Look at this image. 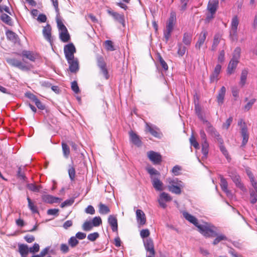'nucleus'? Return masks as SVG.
Wrapping results in <instances>:
<instances>
[{
  "mask_svg": "<svg viewBox=\"0 0 257 257\" xmlns=\"http://www.w3.org/2000/svg\"><path fill=\"white\" fill-rule=\"evenodd\" d=\"M17 177L22 180H25L26 178L24 173L22 172V168L21 167H19L17 174Z\"/></svg>",
  "mask_w": 257,
  "mask_h": 257,
  "instance_id": "obj_62",
  "label": "nucleus"
},
{
  "mask_svg": "<svg viewBox=\"0 0 257 257\" xmlns=\"http://www.w3.org/2000/svg\"><path fill=\"white\" fill-rule=\"evenodd\" d=\"M225 92L226 88L224 86H222L219 90L217 97V102L219 105H221L223 103Z\"/></svg>",
  "mask_w": 257,
  "mask_h": 257,
  "instance_id": "obj_31",
  "label": "nucleus"
},
{
  "mask_svg": "<svg viewBox=\"0 0 257 257\" xmlns=\"http://www.w3.org/2000/svg\"><path fill=\"white\" fill-rule=\"evenodd\" d=\"M239 25V20L237 16H234L231 22L229 36L232 41L237 40V29Z\"/></svg>",
  "mask_w": 257,
  "mask_h": 257,
  "instance_id": "obj_4",
  "label": "nucleus"
},
{
  "mask_svg": "<svg viewBox=\"0 0 257 257\" xmlns=\"http://www.w3.org/2000/svg\"><path fill=\"white\" fill-rule=\"evenodd\" d=\"M93 227L99 226L102 223V220L99 216L94 217L91 221Z\"/></svg>",
  "mask_w": 257,
  "mask_h": 257,
  "instance_id": "obj_44",
  "label": "nucleus"
},
{
  "mask_svg": "<svg viewBox=\"0 0 257 257\" xmlns=\"http://www.w3.org/2000/svg\"><path fill=\"white\" fill-rule=\"evenodd\" d=\"M19 251L22 257H27L29 249L28 246L25 244H20L18 245Z\"/></svg>",
  "mask_w": 257,
  "mask_h": 257,
  "instance_id": "obj_28",
  "label": "nucleus"
},
{
  "mask_svg": "<svg viewBox=\"0 0 257 257\" xmlns=\"http://www.w3.org/2000/svg\"><path fill=\"white\" fill-rule=\"evenodd\" d=\"M130 136L132 143L138 147L142 146V143L139 136H138L133 131L130 132Z\"/></svg>",
  "mask_w": 257,
  "mask_h": 257,
  "instance_id": "obj_25",
  "label": "nucleus"
},
{
  "mask_svg": "<svg viewBox=\"0 0 257 257\" xmlns=\"http://www.w3.org/2000/svg\"><path fill=\"white\" fill-rule=\"evenodd\" d=\"M99 236V233L97 232H95L89 234L87 235V239L91 241H94L97 238H98Z\"/></svg>",
  "mask_w": 257,
  "mask_h": 257,
  "instance_id": "obj_55",
  "label": "nucleus"
},
{
  "mask_svg": "<svg viewBox=\"0 0 257 257\" xmlns=\"http://www.w3.org/2000/svg\"><path fill=\"white\" fill-rule=\"evenodd\" d=\"M28 206L33 213H39L37 206L34 204L29 197H27Z\"/></svg>",
  "mask_w": 257,
  "mask_h": 257,
  "instance_id": "obj_33",
  "label": "nucleus"
},
{
  "mask_svg": "<svg viewBox=\"0 0 257 257\" xmlns=\"http://www.w3.org/2000/svg\"><path fill=\"white\" fill-rule=\"evenodd\" d=\"M189 141L191 146H193L196 149H199V145L193 135H191Z\"/></svg>",
  "mask_w": 257,
  "mask_h": 257,
  "instance_id": "obj_48",
  "label": "nucleus"
},
{
  "mask_svg": "<svg viewBox=\"0 0 257 257\" xmlns=\"http://www.w3.org/2000/svg\"><path fill=\"white\" fill-rule=\"evenodd\" d=\"M248 74V71L246 69H243L241 73L240 78V82L239 84L241 87H243L247 79V76Z\"/></svg>",
  "mask_w": 257,
  "mask_h": 257,
  "instance_id": "obj_35",
  "label": "nucleus"
},
{
  "mask_svg": "<svg viewBox=\"0 0 257 257\" xmlns=\"http://www.w3.org/2000/svg\"><path fill=\"white\" fill-rule=\"evenodd\" d=\"M64 53L66 60L75 58L74 53H76V48L72 43L66 45L64 47Z\"/></svg>",
  "mask_w": 257,
  "mask_h": 257,
  "instance_id": "obj_6",
  "label": "nucleus"
},
{
  "mask_svg": "<svg viewBox=\"0 0 257 257\" xmlns=\"http://www.w3.org/2000/svg\"><path fill=\"white\" fill-rule=\"evenodd\" d=\"M197 227L199 232L206 237H214L217 235V232L214 229L215 227L207 223L199 224Z\"/></svg>",
  "mask_w": 257,
  "mask_h": 257,
  "instance_id": "obj_2",
  "label": "nucleus"
},
{
  "mask_svg": "<svg viewBox=\"0 0 257 257\" xmlns=\"http://www.w3.org/2000/svg\"><path fill=\"white\" fill-rule=\"evenodd\" d=\"M79 243L75 236L71 237L68 240V244L71 247H75Z\"/></svg>",
  "mask_w": 257,
  "mask_h": 257,
  "instance_id": "obj_47",
  "label": "nucleus"
},
{
  "mask_svg": "<svg viewBox=\"0 0 257 257\" xmlns=\"http://www.w3.org/2000/svg\"><path fill=\"white\" fill-rule=\"evenodd\" d=\"M217 142L219 144L220 150L222 153L224 155V156L227 160L230 159L228 152L226 149L225 147L223 145V141L222 139V138H219L218 141Z\"/></svg>",
  "mask_w": 257,
  "mask_h": 257,
  "instance_id": "obj_32",
  "label": "nucleus"
},
{
  "mask_svg": "<svg viewBox=\"0 0 257 257\" xmlns=\"http://www.w3.org/2000/svg\"><path fill=\"white\" fill-rule=\"evenodd\" d=\"M42 33L44 38L51 44L52 43L51 27L49 24H47L43 28Z\"/></svg>",
  "mask_w": 257,
  "mask_h": 257,
  "instance_id": "obj_19",
  "label": "nucleus"
},
{
  "mask_svg": "<svg viewBox=\"0 0 257 257\" xmlns=\"http://www.w3.org/2000/svg\"><path fill=\"white\" fill-rule=\"evenodd\" d=\"M152 182L154 188L158 191H162L163 188V183L158 179V177H152Z\"/></svg>",
  "mask_w": 257,
  "mask_h": 257,
  "instance_id": "obj_27",
  "label": "nucleus"
},
{
  "mask_svg": "<svg viewBox=\"0 0 257 257\" xmlns=\"http://www.w3.org/2000/svg\"><path fill=\"white\" fill-rule=\"evenodd\" d=\"M250 203L252 204H255L257 201V195L255 194L253 191H250Z\"/></svg>",
  "mask_w": 257,
  "mask_h": 257,
  "instance_id": "obj_60",
  "label": "nucleus"
},
{
  "mask_svg": "<svg viewBox=\"0 0 257 257\" xmlns=\"http://www.w3.org/2000/svg\"><path fill=\"white\" fill-rule=\"evenodd\" d=\"M150 234V232L148 229H142L140 231V235L142 238L148 237Z\"/></svg>",
  "mask_w": 257,
  "mask_h": 257,
  "instance_id": "obj_59",
  "label": "nucleus"
},
{
  "mask_svg": "<svg viewBox=\"0 0 257 257\" xmlns=\"http://www.w3.org/2000/svg\"><path fill=\"white\" fill-rule=\"evenodd\" d=\"M240 53L241 49L239 47H237L235 49L232 58L228 65L227 69V73L228 74L230 75L233 73L238 63L239 59L240 57Z\"/></svg>",
  "mask_w": 257,
  "mask_h": 257,
  "instance_id": "obj_1",
  "label": "nucleus"
},
{
  "mask_svg": "<svg viewBox=\"0 0 257 257\" xmlns=\"http://www.w3.org/2000/svg\"><path fill=\"white\" fill-rule=\"evenodd\" d=\"M53 5L55 8V11L57 13L56 19L57 18H60V14H59V10L58 8V0H51Z\"/></svg>",
  "mask_w": 257,
  "mask_h": 257,
  "instance_id": "obj_52",
  "label": "nucleus"
},
{
  "mask_svg": "<svg viewBox=\"0 0 257 257\" xmlns=\"http://www.w3.org/2000/svg\"><path fill=\"white\" fill-rule=\"evenodd\" d=\"M220 187L223 192H224L228 197L232 196L231 192L228 189V183L226 179L222 176H220Z\"/></svg>",
  "mask_w": 257,
  "mask_h": 257,
  "instance_id": "obj_20",
  "label": "nucleus"
},
{
  "mask_svg": "<svg viewBox=\"0 0 257 257\" xmlns=\"http://www.w3.org/2000/svg\"><path fill=\"white\" fill-rule=\"evenodd\" d=\"M74 198H71L69 199H67V200H65V201H64L63 202H62L60 206L62 208L65 207L66 206H69L72 205L73 204V203H74Z\"/></svg>",
  "mask_w": 257,
  "mask_h": 257,
  "instance_id": "obj_54",
  "label": "nucleus"
},
{
  "mask_svg": "<svg viewBox=\"0 0 257 257\" xmlns=\"http://www.w3.org/2000/svg\"><path fill=\"white\" fill-rule=\"evenodd\" d=\"M97 64L98 67L100 69L101 72L105 79H108L109 78V75L107 70L106 68V64L104 62L102 57L98 56L97 57Z\"/></svg>",
  "mask_w": 257,
  "mask_h": 257,
  "instance_id": "obj_8",
  "label": "nucleus"
},
{
  "mask_svg": "<svg viewBox=\"0 0 257 257\" xmlns=\"http://www.w3.org/2000/svg\"><path fill=\"white\" fill-rule=\"evenodd\" d=\"M215 237H216V238L213 241V245H216L221 240H226L227 239V238L226 237V236L222 234H220L218 235L217 234V235Z\"/></svg>",
  "mask_w": 257,
  "mask_h": 257,
  "instance_id": "obj_40",
  "label": "nucleus"
},
{
  "mask_svg": "<svg viewBox=\"0 0 257 257\" xmlns=\"http://www.w3.org/2000/svg\"><path fill=\"white\" fill-rule=\"evenodd\" d=\"M172 200V197L170 195L165 192H162L161 193L158 199V202L160 206L163 208H165L167 206L166 203L169 202Z\"/></svg>",
  "mask_w": 257,
  "mask_h": 257,
  "instance_id": "obj_10",
  "label": "nucleus"
},
{
  "mask_svg": "<svg viewBox=\"0 0 257 257\" xmlns=\"http://www.w3.org/2000/svg\"><path fill=\"white\" fill-rule=\"evenodd\" d=\"M29 252L35 253L39 251L40 249L39 244L37 243H35L33 246L29 248Z\"/></svg>",
  "mask_w": 257,
  "mask_h": 257,
  "instance_id": "obj_56",
  "label": "nucleus"
},
{
  "mask_svg": "<svg viewBox=\"0 0 257 257\" xmlns=\"http://www.w3.org/2000/svg\"><path fill=\"white\" fill-rule=\"evenodd\" d=\"M136 218L139 227H141L144 226L146 223V215L144 212L140 210L137 209L136 211Z\"/></svg>",
  "mask_w": 257,
  "mask_h": 257,
  "instance_id": "obj_13",
  "label": "nucleus"
},
{
  "mask_svg": "<svg viewBox=\"0 0 257 257\" xmlns=\"http://www.w3.org/2000/svg\"><path fill=\"white\" fill-rule=\"evenodd\" d=\"M207 35V32L206 31H202L200 34L199 39L195 45V48L198 50H199L202 46V45L204 44L205 39L206 38V36Z\"/></svg>",
  "mask_w": 257,
  "mask_h": 257,
  "instance_id": "obj_22",
  "label": "nucleus"
},
{
  "mask_svg": "<svg viewBox=\"0 0 257 257\" xmlns=\"http://www.w3.org/2000/svg\"><path fill=\"white\" fill-rule=\"evenodd\" d=\"M229 175L237 187L239 188L243 191H246V188L241 183L239 176L235 171L229 172Z\"/></svg>",
  "mask_w": 257,
  "mask_h": 257,
  "instance_id": "obj_7",
  "label": "nucleus"
},
{
  "mask_svg": "<svg viewBox=\"0 0 257 257\" xmlns=\"http://www.w3.org/2000/svg\"><path fill=\"white\" fill-rule=\"evenodd\" d=\"M233 120V118L232 117L230 116L225 121V123H224L222 125V127L224 128H225L226 130H227L230 124L231 123L232 121Z\"/></svg>",
  "mask_w": 257,
  "mask_h": 257,
  "instance_id": "obj_63",
  "label": "nucleus"
},
{
  "mask_svg": "<svg viewBox=\"0 0 257 257\" xmlns=\"http://www.w3.org/2000/svg\"><path fill=\"white\" fill-rule=\"evenodd\" d=\"M158 58L159 60V62L161 64L162 67L165 70H167L168 69V66L166 62L164 61L163 58L161 56V55H159Z\"/></svg>",
  "mask_w": 257,
  "mask_h": 257,
  "instance_id": "obj_58",
  "label": "nucleus"
},
{
  "mask_svg": "<svg viewBox=\"0 0 257 257\" xmlns=\"http://www.w3.org/2000/svg\"><path fill=\"white\" fill-rule=\"evenodd\" d=\"M167 181L169 183V185L168 186H178L180 183H183L181 181L179 180L178 179H172L171 178H169L167 179Z\"/></svg>",
  "mask_w": 257,
  "mask_h": 257,
  "instance_id": "obj_45",
  "label": "nucleus"
},
{
  "mask_svg": "<svg viewBox=\"0 0 257 257\" xmlns=\"http://www.w3.org/2000/svg\"><path fill=\"white\" fill-rule=\"evenodd\" d=\"M107 13L113 17L115 21L121 24L123 28L125 27L124 17L123 15L120 14L111 10H108Z\"/></svg>",
  "mask_w": 257,
  "mask_h": 257,
  "instance_id": "obj_11",
  "label": "nucleus"
},
{
  "mask_svg": "<svg viewBox=\"0 0 257 257\" xmlns=\"http://www.w3.org/2000/svg\"><path fill=\"white\" fill-rule=\"evenodd\" d=\"M146 129L147 131L149 132L154 137L157 138L161 137L162 134L160 132L159 129L156 126L146 123Z\"/></svg>",
  "mask_w": 257,
  "mask_h": 257,
  "instance_id": "obj_12",
  "label": "nucleus"
},
{
  "mask_svg": "<svg viewBox=\"0 0 257 257\" xmlns=\"http://www.w3.org/2000/svg\"><path fill=\"white\" fill-rule=\"evenodd\" d=\"M99 212L101 214H106L110 212V209L105 204L100 203L99 206Z\"/></svg>",
  "mask_w": 257,
  "mask_h": 257,
  "instance_id": "obj_39",
  "label": "nucleus"
},
{
  "mask_svg": "<svg viewBox=\"0 0 257 257\" xmlns=\"http://www.w3.org/2000/svg\"><path fill=\"white\" fill-rule=\"evenodd\" d=\"M69 64V69L71 73H75L78 71L79 69V61L77 58L68 59L67 60Z\"/></svg>",
  "mask_w": 257,
  "mask_h": 257,
  "instance_id": "obj_9",
  "label": "nucleus"
},
{
  "mask_svg": "<svg viewBox=\"0 0 257 257\" xmlns=\"http://www.w3.org/2000/svg\"><path fill=\"white\" fill-rule=\"evenodd\" d=\"M93 225L91 221H85L82 225V229L86 231H90L92 229Z\"/></svg>",
  "mask_w": 257,
  "mask_h": 257,
  "instance_id": "obj_49",
  "label": "nucleus"
},
{
  "mask_svg": "<svg viewBox=\"0 0 257 257\" xmlns=\"http://www.w3.org/2000/svg\"><path fill=\"white\" fill-rule=\"evenodd\" d=\"M144 245L147 253H155L154 242L151 238L144 240Z\"/></svg>",
  "mask_w": 257,
  "mask_h": 257,
  "instance_id": "obj_15",
  "label": "nucleus"
},
{
  "mask_svg": "<svg viewBox=\"0 0 257 257\" xmlns=\"http://www.w3.org/2000/svg\"><path fill=\"white\" fill-rule=\"evenodd\" d=\"M221 39V35H220L219 34H216L214 35L212 45L211 46V50L212 51H215L216 49V48L219 44Z\"/></svg>",
  "mask_w": 257,
  "mask_h": 257,
  "instance_id": "obj_34",
  "label": "nucleus"
},
{
  "mask_svg": "<svg viewBox=\"0 0 257 257\" xmlns=\"http://www.w3.org/2000/svg\"><path fill=\"white\" fill-rule=\"evenodd\" d=\"M1 20L5 24L9 26L13 25V21L12 18L6 14H2L1 16Z\"/></svg>",
  "mask_w": 257,
  "mask_h": 257,
  "instance_id": "obj_36",
  "label": "nucleus"
},
{
  "mask_svg": "<svg viewBox=\"0 0 257 257\" xmlns=\"http://www.w3.org/2000/svg\"><path fill=\"white\" fill-rule=\"evenodd\" d=\"M178 49L177 51V53L179 56H183L186 51V48L181 43L178 44Z\"/></svg>",
  "mask_w": 257,
  "mask_h": 257,
  "instance_id": "obj_43",
  "label": "nucleus"
},
{
  "mask_svg": "<svg viewBox=\"0 0 257 257\" xmlns=\"http://www.w3.org/2000/svg\"><path fill=\"white\" fill-rule=\"evenodd\" d=\"M56 20L59 32L60 39L64 43L68 42L70 39V36L66 26L63 24L61 18H57Z\"/></svg>",
  "mask_w": 257,
  "mask_h": 257,
  "instance_id": "obj_3",
  "label": "nucleus"
},
{
  "mask_svg": "<svg viewBox=\"0 0 257 257\" xmlns=\"http://www.w3.org/2000/svg\"><path fill=\"white\" fill-rule=\"evenodd\" d=\"M71 89L75 93H79V88L76 81H74L71 83Z\"/></svg>",
  "mask_w": 257,
  "mask_h": 257,
  "instance_id": "obj_61",
  "label": "nucleus"
},
{
  "mask_svg": "<svg viewBox=\"0 0 257 257\" xmlns=\"http://www.w3.org/2000/svg\"><path fill=\"white\" fill-rule=\"evenodd\" d=\"M62 151L64 156L66 158H68L70 154V149L68 146L65 143H62Z\"/></svg>",
  "mask_w": 257,
  "mask_h": 257,
  "instance_id": "obj_41",
  "label": "nucleus"
},
{
  "mask_svg": "<svg viewBox=\"0 0 257 257\" xmlns=\"http://www.w3.org/2000/svg\"><path fill=\"white\" fill-rule=\"evenodd\" d=\"M7 38L14 43H16L19 41L18 35L12 31L9 30L6 32Z\"/></svg>",
  "mask_w": 257,
  "mask_h": 257,
  "instance_id": "obj_30",
  "label": "nucleus"
},
{
  "mask_svg": "<svg viewBox=\"0 0 257 257\" xmlns=\"http://www.w3.org/2000/svg\"><path fill=\"white\" fill-rule=\"evenodd\" d=\"M107 222L110 226L111 230L113 232H117L118 224L116 216L114 215H110L107 219Z\"/></svg>",
  "mask_w": 257,
  "mask_h": 257,
  "instance_id": "obj_16",
  "label": "nucleus"
},
{
  "mask_svg": "<svg viewBox=\"0 0 257 257\" xmlns=\"http://www.w3.org/2000/svg\"><path fill=\"white\" fill-rule=\"evenodd\" d=\"M219 5L218 0H209L207 5V10L210 13H215Z\"/></svg>",
  "mask_w": 257,
  "mask_h": 257,
  "instance_id": "obj_18",
  "label": "nucleus"
},
{
  "mask_svg": "<svg viewBox=\"0 0 257 257\" xmlns=\"http://www.w3.org/2000/svg\"><path fill=\"white\" fill-rule=\"evenodd\" d=\"M85 212L87 214L92 215L95 213V210L92 206L88 205L87 208H85Z\"/></svg>",
  "mask_w": 257,
  "mask_h": 257,
  "instance_id": "obj_64",
  "label": "nucleus"
},
{
  "mask_svg": "<svg viewBox=\"0 0 257 257\" xmlns=\"http://www.w3.org/2000/svg\"><path fill=\"white\" fill-rule=\"evenodd\" d=\"M183 216L186 220H187L191 223H193L196 227H197V225H198L199 224L198 223L197 219L196 217H195L194 216H193V215H191L190 214L188 213L187 212H183Z\"/></svg>",
  "mask_w": 257,
  "mask_h": 257,
  "instance_id": "obj_29",
  "label": "nucleus"
},
{
  "mask_svg": "<svg viewBox=\"0 0 257 257\" xmlns=\"http://www.w3.org/2000/svg\"><path fill=\"white\" fill-rule=\"evenodd\" d=\"M105 48L107 51H112L115 50L113 43L110 40H106L105 41Z\"/></svg>",
  "mask_w": 257,
  "mask_h": 257,
  "instance_id": "obj_46",
  "label": "nucleus"
},
{
  "mask_svg": "<svg viewBox=\"0 0 257 257\" xmlns=\"http://www.w3.org/2000/svg\"><path fill=\"white\" fill-rule=\"evenodd\" d=\"M256 99L252 98L250 99L246 105H244L243 108L245 111H248L252 106L253 104L255 103Z\"/></svg>",
  "mask_w": 257,
  "mask_h": 257,
  "instance_id": "obj_53",
  "label": "nucleus"
},
{
  "mask_svg": "<svg viewBox=\"0 0 257 257\" xmlns=\"http://www.w3.org/2000/svg\"><path fill=\"white\" fill-rule=\"evenodd\" d=\"M204 122L207 126L206 131L209 135L212 137L215 138L217 141H218L219 138H221L219 133L217 132L215 128L211 125L209 122L207 120H205Z\"/></svg>",
  "mask_w": 257,
  "mask_h": 257,
  "instance_id": "obj_17",
  "label": "nucleus"
},
{
  "mask_svg": "<svg viewBox=\"0 0 257 257\" xmlns=\"http://www.w3.org/2000/svg\"><path fill=\"white\" fill-rule=\"evenodd\" d=\"M148 172L151 175V177H154L153 175L159 176L160 175V173L155 169L152 167H149L147 169Z\"/></svg>",
  "mask_w": 257,
  "mask_h": 257,
  "instance_id": "obj_51",
  "label": "nucleus"
},
{
  "mask_svg": "<svg viewBox=\"0 0 257 257\" xmlns=\"http://www.w3.org/2000/svg\"><path fill=\"white\" fill-rule=\"evenodd\" d=\"M202 149L201 151L203 155V157L205 158H207L208 151H209V144L208 142H202L201 143Z\"/></svg>",
  "mask_w": 257,
  "mask_h": 257,
  "instance_id": "obj_38",
  "label": "nucleus"
},
{
  "mask_svg": "<svg viewBox=\"0 0 257 257\" xmlns=\"http://www.w3.org/2000/svg\"><path fill=\"white\" fill-rule=\"evenodd\" d=\"M184 187L183 183H180L178 186H168L169 191L175 194L179 195L182 192V189Z\"/></svg>",
  "mask_w": 257,
  "mask_h": 257,
  "instance_id": "obj_26",
  "label": "nucleus"
},
{
  "mask_svg": "<svg viewBox=\"0 0 257 257\" xmlns=\"http://www.w3.org/2000/svg\"><path fill=\"white\" fill-rule=\"evenodd\" d=\"M27 187L32 191L38 192H39L40 188H41V186H37L34 184L30 183L27 185Z\"/></svg>",
  "mask_w": 257,
  "mask_h": 257,
  "instance_id": "obj_42",
  "label": "nucleus"
},
{
  "mask_svg": "<svg viewBox=\"0 0 257 257\" xmlns=\"http://www.w3.org/2000/svg\"><path fill=\"white\" fill-rule=\"evenodd\" d=\"M148 156L149 159L155 164H159L162 161V156L158 153L153 151L148 153Z\"/></svg>",
  "mask_w": 257,
  "mask_h": 257,
  "instance_id": "obj_14",
  "label": "nucleus"
},
{
  "mask_svg": "<svg viewBox=\"0 0 257 257\" xmlns=\"http://www.w3.org/2000/svg\"><path fill=\"white\" fill-rule=\"evenodd\" d=\"M68 174L71 180H73L75 176V170L73 166L69 165Z\"/></svg>",
  "mask_w": 257,
  "mask_h": 257,
  "instance_id": "obj_50",
  "label": "nucleus"
},
{
  "mask_svg": "<svg viewBox=\"0 0 257 257\" xmlns=\"http://www.w3.org/2000/svg\"><path fill=\"white\" fill-rule=\"evenodd\" d=\"M20 56L22 57L23 61L25 63H26L24 60V58H26L29 60H30L31 61H35V56H34L33 53L30 51H27V50H24L22 52L21 54H20Z\"/></svg>",
  "mask_w": 257,
  "mask_h": 257,
  "instance_id": "obj_24",
  "label": "nucleus"
},
{
  "mask_svg": "<svg viewBox=\"0 0 257 257\" xmlns=\"http://www.w3.org/2000/svg\"><path fill=\"white\" fill-rule=\"evenodd\" d=\"M60 249L63 253H66L69 251V247L66 243H62L60 245Z\"/></svg>",
  "mask_w": 257,
  "mask_h": 257,
  "instance_id": "obj_57",
  "label": "nucleus"
},
{
  "mask_svg": "<svg viewBox=\"0 0 257 257\" xmlns=\"http://www.w3.org/2000/svg\"><path fill=\"white\" fill-rule=\"evenodd\" d=\"M7 62L11 65L17 67L23 71H27L30 70L32 65L28 63H25L15 58H9L7 59Z\"/></svg>",
  "mask_w": 257,
  "mask_h": 257,
  "instance_id": "obj_5",
  "label": "nucleus"
},
{
  "mask_svg": "<svg viewBox=\"0 0 257 257\" xmlns=\"http://www.w3.org/2000/svg\"><path fill=\"white\" fill-rule=\"evenodd\" d=\"M42 200L48 203H58L61 201L58 197H54L50 195H44L42 196Z\"/></svg>",
  "mask_w": 257,
  "mask_h": 257,
  "instance_id": "obj_23",
  "label": "nucleus"
},
{
  "mask_svg": "<svg viewBox=\"0 0 257 257\" xmlns=\"http://www.w3.org/2000/svg\"><path fill=\"white\" fill-rule=\"evenodd\" d=\"M241 135L242 137L241 146L244 147L247 143L249 137L247 126L245 122H243V125L241 128Z\"/></svg>",
  "mask_w": 257,
  "mask_h": 257,
  "instance_id": "obj_21",
  "label": "nucleus"
},
{
  "mask_svg": "<svg viewBox=\"0 0 257 257\" xmlns=\"http://www.w3.org/2000/svg\"><path fill=\"white\" fill-rule=\"evenodd\" d=\"M192 37L190 33H185L182 40L183 43L187 46H189L191 43Z\"/></svg>",
  "mask_w": 257,
  "mask_h": 257,
  "instance_id": "obj_37",
  "label": "nucleus"
}]
</instances>
